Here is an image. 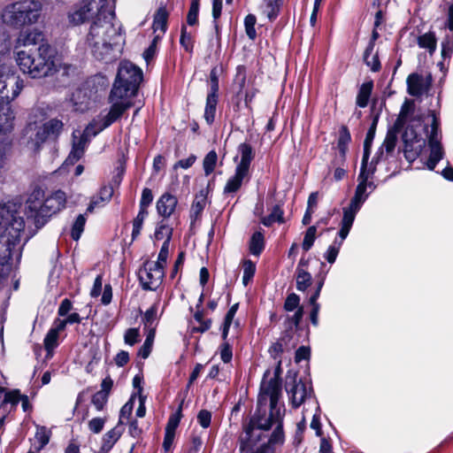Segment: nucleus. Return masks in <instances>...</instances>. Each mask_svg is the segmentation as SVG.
I'll return each mask as SVG.
<instances>
[{
    "mask_svg": "<svg viewBox=\"0 0 453 453\" xmlns=\"http://www.w3.org/2000/svg\"><path fill=\"white\" fill-rule=\"evenodd\" d=\"M429 117L431 119L430 128L422 127L424 120L421 114L416 110L414 101L405 99L394 128L389 129L387 133L382 148H385L388 153L392 152L396 144L398 130L404 128L402 137L404 143V155L407 160L413 161L426 145V139L420 133L421 130H425L430 148L426 165L429 170L433 171L438 162L442 159L444 150L441 143L440 119L434 111H430Z\"/></svg>",
    "mask_w": 453,
    "mask_h": 453,
    "instance_id": "1",
    "label": "nucleus"
},
{
    "mask_svg": "<svg viewBox=\"0 0 453 453\" xmlns=\"http://www.w3.org/2000/svg\"><path fill=\"white\" fill-rule=\"evenodd\" d=\"M281 395V382L277 375L267 379L265 373L260 386L257 400L258 412H265L267 403H270L269 415L258 414L254 418L245 430V437L242 439L241 453H265L267 444L261 442L262 431H267L273 424L282 421L285 409L279 405Z\"/></svg>",
    "mask_w": 453,
    "mask_h": 453,
    "instance_id": "2",
    "label": "nucleus"
},
{
    "mask_svg": "<svg viewBox=\"0 0 453 453\" xmlns=\"http://www.w3.org/2000/svg\"><path fill=\"white\" fill-rule=\"evenodd\" d=\"M142 80V70L131 62H122L109 95L111 107L106 113L105 126H111L119 120L130 107L135 96L138 86Z\"/></svg>",
    "mask_w": 453,
    "mask_h": 453,
    "instance_id": "3",
    "label": "nucleus"
},
{
    "mask_svg": "<svg viewBox=\"0 0 453 453\" xmlns=\"http://www.w3.org/2000/svg\"><path fill=\"white\" fill-rule=\"evenodd\" d=\"M23 218L12 203H0V265L15 266L21 257Z\"/></svg>",
    "mask_w": 453,
    "mask_h": 453,
    "instance_id": "4",
    "label": "nucleus"
},
{
    "mask_svg": "<svg viewBox=\"0 0 453 453\" xmlns=\"http://www.w3.org/2000/svg\"><path fill=\"white\" fill-rule=\"evenodd\" d=\"M15 61L20 72L31 79H42L58 71L53 50L49 44L15 51Z\"/></svg>",
    "mask_w": 453,
    "mask_h": 453,
    "instance_id": "5",
    "label": "nucleus"
},
{
    "mask_svg": "<svg viewBox=\"0 0 453 453\" xmlns=\"http://www.w3.org/2000/svg\"><path fill=\"white\" fill-rule=\"evenodd\" d=\"M114 18L113 11L106 6L90 27L87 41L96 58H106L120 37V28L113 23Z\"/></svg>",
    "mask_w": 453,
    "mask_h": 453,
    "instance_id": "6",
    "label": "nucleus"
},
{
    "mask_svg": "<svg viewBox=\"0 0 453 453\" xmlns=\"http://www.w3.org/2000/svg\"><path fill=\"white\" fill-rule=\"evenodd\" d=\"M65 194L61 190L45 197L44 192L36 188L30 194L27 201L26 212L27 218L34 220L36 227H42L48 218L65 207Z\"/></svg>",
    "mask_w": 453,
    "mask_h": 453,
    "instance_id": "7",
    "label": "nucleus"
},
{
    "mask_svg": "<svg viewBox=\"0 0 453 453\" xmlns=\"http://www.w3.org/2000/svg\"><path fill=\"white\" fill-rule=\"evenodd\" d=\"M42 5L39 1L25 0L7 5L2 12L4 23L20 27L32 25L41 17Z\"/></svg>",
    "mask_w": 453,
    "mask_h": 453,
    "instance_id": "8",
    "label": "nucleus"
},
{
    "mask_svg": "<svg viewBox=\"0 0 453 453\" xmlns=\"http://www.w3.org/2000/svg\"><path fill=\"white\" fill-rule=\"evenodd\" d=\"M64 124L58 119H51L40 127L28 125L26 128V136L28 144L34 150H38L41 145L48 140H56L62 133Z\"/></svg>",
    "mask_w": 453,
    "mask_h": 453,
    "instance_id": "9",
    "label": "nucleus"
},
{
    "mask_svg": "<svg viewBox=\"0 0 453 453\" xmlns=\"http://www.w3.org/2000/svg\"><path fill=\"white\" fill-rule=\"evenodd\" d=\"M24 87V80L12 67L0 63V101L11 104V102L19 96Z\"/></svg>",
    "mask_w": 453,
    "mask_h": 453,
    "instance_id": "10",
    "label": "nucleus"
},
{
    "mask_svg": "<svg viewBox=\"0 0 453 453\" xmlns=\"http://www.w3.org/2000/svg\"><path fill=\"white\" fill-rule=\"evenodd\" d=\"M241 161L237 165L235 173L231 177L224 188L225 193H234L242 186L243 180L248 176L250 165L253 158V150L250 145L242 143L239 146Z\"/></svg>",
    "mask_w": 453,
    "mask_h": 453,
    "instance_id": "11",
    "label": "nucleus"
},
{
    "mask_svg": "<svg viewBox=\"0 0 453 453\" xmlns=\"http://www.w3.org/2000/svg\"><path fill=\"white\" fill-rule=\"evenodd\" d=\"M107 6V0H83L76 4L68 13L69 23L77 26L87 19L103 14V10Z\"/></svg>",
    "mask_w": 453,
    "mask_h": 453,
    "instance_id": "12",
    "label": "nucleus"
},
{
    "mask_svg": "<svg viewBox=\"0 0 453 453\" xmlns=\"http://www.w3.org/2000/svg\"><path fill=\"white\" fill-rule=\"evenodd\" d=\"M233 100L235 106L239 109L242 99H244V105L250 107V103L255 96V90L251 88L248 81L246 68L243 65H238L232 84Z\"/></svg>",
    "mask_w": 453,
    "mask_h": 453,
    "instance_id": "13",
    "label": "nucleus"
},
{
    "mask_svg": "<svg viewBox=\"0 0 453 453\" xmlns=\"http://www.w3.org/2000/svg\"><path fill=\"white\" fill-rule=\"evenodd\" d=\"M165 276L164 267L154 261H147L139 271V280L144 289L156 290Z\"/></svg>",
    "mask_w": 453,
    "mask_h": 453,
    "instance_id": "14",
    "label": "nucleus"
},
{
    "mask_svg": "<svg viewBox=\"0 0 453 453\" xmlns=\"http://www.w3.org/2000/svg\"><path fill=\"white\" fill-rule=\"evenodd\" d=\"M106 113H101L97 119H94L91 123H89L83 133L81 134L80 132L74 131L73 133V143L75 146L81 147L85 151V147L90 137L96 136L98 133L107 128L109 126H104L105 122Z\"/></svg>",
    "mask_w": 453,
    "mask_h": 453,
    "instance_id": "15",
    "label": "nucleus"
},
{
    "mask_svg": "<svg viewBox=\"0 0 453 453\" xmlns=\"http://www.w3.org/2000/svg\"><path fill=\"white\" fill-rule=\"evenodd\" d=\"M286 390L294 408H298L311 394V388L301 380L297 381L296 377H293L290 382H287Z\"/></svg>",
    "mask_w": 453,
    "mask_h": 453,
    "instance_id": "16",
    "label": "nucleus"
},
{
    "mask_svg": "<svg viewBox=\"0 0 453 453\" xmlns=\"http://www.w3.org/2000/svg\"><path fill=\"white\" fill-rule=\"evenodd\" d=\"M369 173L366 172V162L365 158H363L361 172L358 175V184L356 188L355 195L350 201V203L355 206H358L361 208L364 202L368 197V194L366 193V188H370L372 190L375 188L373 182L368 181Z\"/></svg>",
    "mask_w": 453,
    "mask_h": 453,
    "instance_id": "17",
    "label": "nucleus"
},
{
    "mask_svg": "<svg viewBox=\"0 0 453 453\" xmlns=\"http://www.w3.org/2000/svg\"><path fill=\"white\" fill-rule=\"evenodd\" d=\"M41 41H42V34L37 29L20 33L16 42L15 51L20 50L22 47L24 49L36 48L35 46Z\"/></svg>",
    "mask_w": 453,
    "mask_h": 453,
    "instance_id": "18",
    "label": "nucleus"
},
{
    "mask_svg": "<svg viewBox=\"0 0 453 453\" xmlns=\"http://www.w3.org/2000/svg\"><path fill=\"white\" fill-rule=\"evenodd\" d=\"M284 309L287 311H293L296 310L295 314L288 318V319L295 326H298L303 315V309L300 306V297L295 293L289 294L285 300Z\"/></svg>",
    "mask_w": 453,
    "mask_h": 453,
    "instance_id": "19",
    "label": "nucleus"
},
{
    "mask_svg": "<svg viewBox=\"0 0 453 453\" xmlns=\"http://www.w3.org/2000/svg\"><path fill=\"white\" fill-rule=\"evenodd\" d=\"M15 115L12 105L0 101V132H11L14 126Z\"/></svg>",
    "mask_w": 453,
    "mask_h": 453,
    "instance_id": "20",
    "label": "nucleus"
},
{
    "mask_svg": "<svg viewBox=\"0 0 453 453\" xmlns=\"http://www.w3.org/2000/svg\"><path fill=\"white\" fill-rule=\"evenodd\" d=\"M178 201L177 198L169 194H163L157 202V210L160 216L169 218L174 212Z\"/></svg>",
    "mask_w": 453,
    "mask_h": 453,
    "instance_id": "21",
    "label": "nucleus"
},
{
    "mask_svg": "<svg viewBox=\"0 0 453 453\" xmlns=\"http://www.w3.org/2000/svg\"><path fill=\"white\" fill-rule=\"evenodd\" d=\"M408 93L418 96L425 93L429 87L426 79L418 73H411L407 78Z\"/></svg>",
    "mask_w": 453,
    "mask_h": 453,
    "instance_id": "22",
    "label": "nucleus"
},
{
    "mask_svg": "<svg viewBox=\"0 0 453 453\" xmlns=\"http://www.w3.org/2000/svg\"><path fill=\"white\" fill-rule=\"evenodd\" d=\"M112 195L113 188L111 185L102 187L98 194L91 199L87 211L92 212L96 208L104 206L110 202Z\"/></svg>",
    "mask_w": 453,
    "mask_h": 453,
    "instance_id": "23",
    "label": "nucleus"
},
{
    "mask_svg": "<svg viewBox=\"0 0 453 453\" xmlns=\"http://www.w3.org/2000/svg\"><path fill=\"white\" fill-rule=\"evenodd\" d=\"M11 150V142L7 139L0 141V184L4 182L9 170L8 155Z\"/></svg>",
    "mask_w": 453,
    "mask_h": 453,
    "instance_id": "24",
    "label": "nucleus"
},
{
    "mask_svg": "<svg viewBox=\"0 0 453 453\" xmlns=\"http://www.w3.org/2000/svg\"><path fill=\"white\" fill-rule=\"evenodd\" d=\"M123 432L121 426H116L108 431L102 439L101 452L107 453L120 438Z\"/></svg>",
    "mask_w": 453,
    "mask_h": 453,
    "instance_id": "25",
    "label": "nucleus"
},
{
    "mask_svg": "<svg viewBox=\"0 0 453 453\" xmlns=\"http://www.w3.org/2000/svg\"><path fill=\"white\" fill-rule=\"evenodd\" d=\"M64 330V323H58L54 327L50 329L44 338V347L48 352H50L58 346L59 333Z\"/></svg>",
    "mask_w": 453,
    "mask_h": 453,
    "instance_id": "26",
    "label": "nucleus"
},
{
    "mask_svg": "<svg viewBox=\"0 0 453 453\" xmlns=\"http://www.w3.org/2000/svg\"><path fill=\"white\" fill-rule=\"evenodd\" d=\"M303 265H305V263L301 260L296 268V288L299 291L306 290L311 283V275L302 268Z\"/></svg>",
    "mask_w": 453,
    "mask_h": 453,
    "instance_id": "27",
    "label": "nucleus"
},
{
    "mask_svg": "<svg viewBox=\"0 0 453 453\" xmlns=\"http://www.w3.org/2000/svg\"><path fill=\"white\" fill-rule=\"evenodd\" d=\"M417 42L419 48L427 50L430 55H432L436 50L437 40L434 33L433 32H427L419 35Z\"/></svg>",
    "mask_w": 453,
    "mask_h": 453,
    "instance_id": "28",
    "label": "nucleus"
},
{
    "mask_svg": "<svg viewBox=\"0 0 453 453\" xmlns=\"http://www.w3.org/2000/svg\"><path fill=\"white\" fill-rule=\"evenodd\" d=\"M51 432L45 426H37L35 435V448L37 451L44 448L50 441Z\"/></svg>",
    "mask_w": 453,
    "mask_h": 453,
    "instance_id": "29",
    "label": "nucleus"
},
{
    "mask_svg": "<svg viewBox=\"0 0 453 453\" xmlns=\"http://www.w3.org/2000/svg\"><path fill=\"white\" fill-rule=\"evenodd\" d=\"M373 84L372 81L363 83L359 88L358 94L357 96L356 104L361 108L367 106Z\"/></svg>",
    "mask_w": 453,
    "mask_h": 453,
    "instance_id": "30",
    "label": "nucleus"
},
{
    "mask_svg": "<svg viewBox=\"0 0 453 453\" xmlns=\"http://www.w3.org/2000/svg\"><path fill=\"white\" fill-rule=\"evenodd\" d=\"M265 248L264 234L260 231L255 232L250 241L249 250L254 256H259Z\"/></svg>",
    "mask_w": 453,
    "mask_h": 453,
    "instance_id": "31",
    "label": "nucleus"
},
{
    "mask_svg": "<svg viewBox=\"0 0 453 453\" xmlns=\"http://www.w3.org/2000/svg\"><path fill=\"white\" fill-rule=\"evenodd\" d=\"M168 12L165 7H160L155 14L153 20V29L155 32L165 33L167 27Z\"/></svg>",
    "mask_w": 453,
    "mask_h": 453,
    "instance_id": "32",
    "label": "nucleus"
},
{
    "mask_svg": "<svg viewBox=\"0 0 453 453\" xmlns=\"http://www.w3.org/2000/svg\"><path fill=\"white\" fill-rule=\"evenodd\" d=\"M218 104V96L208 94L206 98V105L204 109V119L211 125L215 119L216 106Z\"/></svg>",
    "mask_w": 453,
    "mask_h": 453,
    "instance_id": "33",
    "label": "nucleus"
},
{
    "mask_svg": "<svg viewBox=\"0 0 453 453\" xmlns=\"http://www.w3.org/2000/svg\"><path fill=\"white\" fill-rule=\"evenodd\" d=\"M364 59L371 70L375 72L380 68V61L377 55L373 54V42H370L364 54Z\"/></svg>",
    "mask_w": 453,
    "mask_h": 453,
    "instance_id": "34",
    "label": "nucleus"
},
{
    "mask_svg": "<svg viewBox=\"0 0 453 453\" xmlns=\"http://www.w3.org/2000/svg\"><path fill=\"white\" fill-rule=\"evenodd\" d=\"M154 339H155V328L152 327L148 330V334H147L145 342H143L142 346L141 347V349L139 350L140 357H142V358L145 359L150 356V354L151 352L152 345L154 342Z\"/></svg>",
    "mask_w": 453,
    "mask_h": 453,
    "instance_id": "35",
    "label": "nucleus"
},
{
    "mask_svg": "<svg viewBox=\"0 0 453 453\" xmlns=\"http://www.w3.org/2000/svg\"><path fill=\"white\" fill-rule=\"evenodd\" d=\"M205 205L206 197L203 195L196 196L190 209V218L192 220H196L201 215Z\"/></svg>",
    "mask_w": 453,
    "mask_h": 453,
    "instance_id": "36",
    "label": "nucleus"
},
{
    "mask_svg": "<svg viewBox=\"0 0 453 453\" xmlns=\"http://www.w3.org/2000/svg\"><path fill=\"white\" fill-rule=\"evenodd\" d=\"M360 210V207H355L354 204L349 203V207L343 209V217L342 219V225L346 226H352L356 214Z\"/></svg>",
    "mask_w": 453,
    "mask_h": 453,
    "instance_id": "37",
    "label": "nucleus"
},
{
    "mask_svg": "<svg viewBox=\"0 0 453 453\" xmlns=\"http://www.w3.org/2000/svg\"><path fill=\"white\" fill-rule=\"evenodd\" d=\"M280 9V0H265L263 12L269 19H273L277 17Z\"/></svg>",
    "mask_w": 453,
    "mask_h": 453,
    "instance_id": "38",
    "label": "nucleus"
},
{
    "mask_svg": "<svg viewBox=\"0 0 453 453\" xmlns=\"http://www.w3.org/2000/svg\"><path fill=\"white\" fill-rule=\"evenodd\" d=\"M157 319V303L153 304L149 310L146 311L143 317V323L145 328L156 327V321Z\"/></svg>",
    "mask_w": 453,
    "mask_h": 453,
    "instance_id": "39",
    "label": "nucleus"
},
{
    "mask_svg": "<svg viewBox=\"0 0 453 453\" xmlns=\"http://www.w3.org/2000/svg\"><path fill=\"white\" fill-rule=\"evenodd\" d=\"M274 222H283V211L279 205L273 207L272 212L267 216L262 219V223L269 226Z\"/></svg>",
    "mask_w": 453,
    "mask_h": 453,
    "instance_id": "40",
    "label": "nucleus"
},
{
    "mask_svg": "<svg viewBox=\"0 0 453 453\" xmlns=\"http://www.w3.org/2000/svg\"><path fill=\"white\" fill-rule=\"evenodd\" d=\"M378 119H379V115L376 114L374 117H373V119H372V123L366 134V137H365V155H364V157L363 158H365V162H367V157H368V150H369V147L371 146V143L374 138V135H375V131H376V127H377V124H378Z\"/></svg>",
    "mask_w": 453,
    "mask_h": 453,
    "instance_id": "41",
    "label": "nucleus"
},
{
    "mask_svg": "<svg viewBox=\"0 0 453 453\" xmlns=\"http://www.w3.org/2000/svg\"><path fill=\"white\" fill-rule=\"evenodd\" d=\"M85 224H86L85 216L82 214H80L76 218V219L73 225V227H72L71 235L73 240L78 241L80 239V237L84 230Z\"/></svg>",
    "mask_w": 453,
    "mask_h": 453,
    "instance_id": "42",
    "label": "nucleus"
},
{
    "mask_svg": "<svg viewBox=\"0 0 453 453\" xmlns=\"http://www.w3.org/2000/svg\"><path fill=\"white\" fill-rule=\"evenodd\" d=\"M242 283L247 286L255 274L256 265L251 260H245L242 265Z\"/></svg>",
    "mask_w": 453,
    "mask_h": 453,
    "instance_id": "43",
    "label": "nucleus"
},
{
    "mask_svg": "<svg viewBox=\"0 0 453 453\" xmlns=\"http://www.w3.org/2000/svg\"><path fill=\"white\" fill-rule=\"evenodd\" d=\"M182 403L183 402H181V403L180 404L177 411L169 418V420L165 427V433L170 432L171 434H175V430L178 427L181 418Z\"/></svg>",
    "mask_w": 453,
    "mask_h": 453,
    "instance_id": "44",
    "label": "nucleus"
},
{
    "mask_svg": "<svg viewBox=\"0 0 453 453\" xmlns=\"http://www.w3.org/2000/svg\"><path fill=\"white\" fill-rule=\"evenodd\" d=\"M237 309H238V304L235 303L228 310V311L226 314L224 324H223V329H222V337L224 340L226 339V336H227L228 331H229V327L233 322V319L235 316Z\"/></svg>",
    "mask_w": 453,
    "mask_h": 453,
    "instance_id": "45",
    "label": "nucleus"
},
{
    "mask_svg": "<svg viewBox=\"0 0 453 453\" xmlns=\"http://www.w3.org/2000/svg\"><path fill=\"white\" fill-rule=\"evenodd\" d=\"M218 160L217 153L214 150L210 151L203 159V170L205 174L208 176L211 174L216 166Z\"/></svg>",
    "mask_w": 453,
    "mask_h": 453,
    "instance_id": "46",
    "label": "nucleus"
},
{
    "mask_svg": "<svg viewBox=\"0 0 453 453\" xmlns=\"http://www.w3.org/2000/svg\"><path fill=\"white\" fill-rule=\"evenodd\" d=\"M317 227L315 226H310L304 234V238L302 243V248L304 251H308L313 245L316 240Z\"/></svg>",
    "mask_w": 453,
    "mask_h": 453,
    "instance_id": "47",
    "label": "nucleus"
},
{
    "mask_svg": "<svg viewBox=\"0 0 453 453\" xmlns=\"http://www.w3.org/2000/svg\"><path fill=\"white\" fill-rule=\"evenodd\" d=\"M341 247L342 241L338 240H334V242L328 247L326 252L324 255V257L327 260L328 263L333 264L335 262Z\"/></svg>",
    "mask_w": 453,
    "mask_h": 453,
    "instance_id": "48",
    "label": "nucleus"
},
{
    "mask_svg": "<svg viewBox=\"0 0 453 453\" xmlns=\"http://www.w3.org/2000/svg\"><path fill=\"white\" fill-rule=\"evenodd\" d=\"M281 422L282 421L276 424V427L268 441V444L270 446L282 444L284 441V433H283Z\"/></svg>",
    "mask_w": 453,
    "mask_h": 453,
    "instance_id": "49",
    "label": "nucleus"
},
{
    "mask_svg": "<svg viewBox=\"0 0 453 453\" xmlns=\"http://www.w3.org/2000/svg\"><path fill=\"white\" fill-rule=\"evenodd\" d=\"M257 19L255 15L249 14L246 16L244 19V26L246 34L249 36L250 39L254 40L257 36L255 25H256Z\"/></svg>",
    "mask_w": 453,
    "mask_h": 453,
    "instance_id": "50",
    "label": "nucleus"
},
{
    "mask_svg": "<svg viewBox=\"0 0 453 453\" xmlns=\"http://www.w3.org/2000/svg\"><path fill=\"white\" fill-rule=\"evenodd\" d=\"M199 5L200 0H191V5L187 16V22L190 26H193L197 22Z\"/></svg>",
    "mask_w": 453,
    "mask_h": 453,
    "instance_id": "51",
    "label": "nucleus"
},
{
    "mask_svg": "<svg viewBox=\"0 0 453 453\" xmlns=\"http://www.w3.org/2000/svg\"><path fill=\"white\" fill-rule=\"evenodd\" d=\"M172 231V228L168 225L161 223L156 229L155 238L157 240L165 239V241H168V242H170Z\"/></svg>",
    "mask_w": 453,
    "mask_h": 453,
    "instance_id": "52",
    "label": "nucleus"
},
{
    "mask_svg": "<svg viewBox=\"0 0 453 453\" xmlns=\"http://www.w3.org/2000/svg\"><path fill=\"white\" fill-rule=\"evenodd\" d=\"M147 214H148L147 210L140 209L139 213L137 214L136 218L134 219V222H133L132 234L134 237H135L136 235H138L140 234L142 224H143V220L146 218Z\"/></svg>",
    "mask_w": 453,
    "mask_h": 453,
    "instance_id": "53",
    "label": "nucleus"
},
{
    "mask_svg": "<svg viewBox=\"0 0 453 453\" xmlns=\"http://www.w3.org/2000/svg\"><path fill=\"white\" fill-rule=\"evenodd\" d=\"M125 343L130 346L134 345L140 341V332L138 328H129L124 335Z\"/></svg>",
    "mask_w": 453,
    "mask_h": 453,
    "instance_id": "54",
    "label": "nucleus"
},
{
    "mask_svg": "<svg viewBox=\"0 0 453 453\" xmlns=\"http://www.w3.org/2000/svg\"><path fill=\"white\" fill-rule=\"evenodd\" d=\"M84 154V150H82V148L81 147H77L75 146L73 143V149L68 156V157L66 158L65 162V165H73L76 161H78Z\"/></svg>",
    "mask_w": 453,
    "mask_h": 453,
    "instance_id": "55",
    "label": "nucleus"
},
{
    "mask_svg": "<svg viewBox=\"0 0 453 453\" xmlns=\"http://www.w3.org/2000/svg\"><path fill=\"white\" fill-rule=\"evenodd\" d=\"M453 52V35H446L441 42V56L449 58Z\"/></svg>",
    "mask_w": 453,
    "mask_h": 453,
    "instance_id": "56",
    "label": "nucleus"
},
{
    "mask_svg": "<svg viewBox=\"0 0 453 453\" xmlns=\"http://www.w3.org/2000/svg\"><path fill=\"white\" fill-rule=\"evenodd\" d=\"M108 401V395L103 392H96L92 397V403L97 411H102Z\"/></svg>",
    "mask_w": 453,
    "mask_h": 453,
    "instance_id": "57",
    "label": "nucleus"
},
{
    "mask_svg": "<svg viewBox=\"0 0 453 453\" xmlns=\"http://www.w3.org/2000/svg\"><path fill=\"white\" fill-rule=\"evenodd\" d=\"M288 349L286 339L282 338L280 342L273 344L270 348V353L273 358H278L280 355Z\"/></svg>",
    "mask_w": 453,
    "mask_h": 453,
    "instance_id": "58",
    "label": "nucleus"
},
{
    "mask_svg": "<svg viewBox=\"0 0 453 453\" xmlns=\"http://www.w3.org/2000/svg\"><path fill=\"white\" fill-rule=\"evenodd\" d=\"M169 243L170 242H168V241H164L157 257V260L154 261V263L158 264L163 267L166 264L167 257L169 254Z\"/></svg>",
    "mask_w": 453,
    "mask_h": 453,
    "instance_id": "59",
    "label": "nucleus"
},
{
    "mask_svg": "<svg viewBox=\"0 0 453 453\" xmlns=\"http://www.w3.org/2000/svg\"><path fill=\"white\" fill-rule=\"evenodd\" d=\"M211 413L209 411L202 410L198 412L197 421L203 428H207L211 425Z\"/></svg>",
    "mask_w": 453,
    "mask_h": 453,
    "instance_id": "60",
    "label": "nucleus"
},
{
    "mask_svg": "<svg viewBox=\"0 0 453 453\" xmlns=\"http://www.w3.org/2000/svg\"><path fill=\"white\" fill-rule=\"evenodd\" d=\"M153 200L152 192L150 188H144L142 193V198L140 201V209L147 210V207L151 203Z\"/></svg>",
    "mask_w": 453,
    "mask_h": 453,
    "instance_id": "61",
    "label": "nucleus"
},
{
    "mask_svg": "<svg viewBox=\"0 0 453 453\" xmlns=\"http://www.w3.org/2000/svg\"><path fill=\"white\" fill-rule=\"evenodd\" d=\"M104 423L105 419L102 418H95L88 422V428L91 432L98 434L103 430Z\"/></svg>",
    "mask_w": 453,
    "mask_h": 453,
    "instance_id": "62",
    "label": "nucleus"
},
{
    "mask_svg": "<svg viewBox=\"0 0 453 453\" xmlns=\"http://www.w3.org/2000/svg\"><path fill=\"white\" fill-rule=\"evenodd\" d=\"M210 84L211 89L208 94H213V96H218L219 91V79L216 68H213L210 73Z\"/></svg>",
    "mask_w": 453,
    "mask_h": 453,
    "instance_id": "63",
    "label": "nucleus"
},
{
    "mask_svg": "<svg viewBox=\"0 0 453 453\" xmlns=\"http://www.w3.org/2000/svg\"><path fill=\"white\" fill-rule=\"evenodd\" d=\"M233 357L232 349L227 342H224L220 346V357L224 363H228L231 361Z\"/></svg>",
    "mask_w": 453,
    "mask_h": 453,
    "instance_id": "64",
    "label": "nucleus"
}]
</instances>
